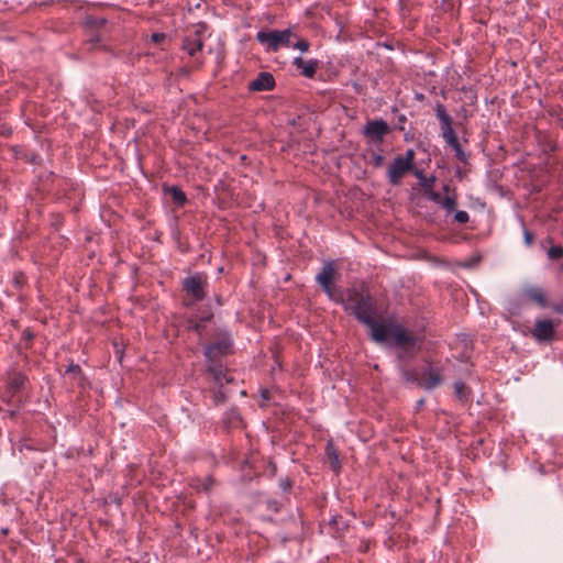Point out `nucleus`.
Instances as JSON below:
<instances>
[{
	"instance_id": "nucleus-3",
	"label": "nucleus",
	"mask_w": 563,
	"mask_h": 563,
	"mask_svg": "<svg viewBox=\"0 0 563 563\" xmlns=\"http://www.w3.org/2000/svg\"><path fill=\"white\" fill-rule=\"evenodd\" d=\"M435 117L440 124L441 135L448 146L454 151L455 158L462 164L468 163V155L462 148L457 134L453 129V119L448 113L445 106L438 102L434 107Z\"/></svg>"
},
{
	"instance_id": "nucleus-16",
	"label": "nucleus",
	"mask_w": 563,
	"mask_h": 563,
	"mask_svg": "<svg viewBox=\"0 0 563 563\" xmlns=\"http://www.w3.org/2000/svg\"><path fill=\"white\" fill-rule=\"evenodd\" d=\"M206 372L220 387L223 386V382L231 383L233 380L224 363H206Z\"/></svg>"
},
{
	"instance_id": "nucleus-4",
	"label": "nucleus",
	"mask_w": 563,
	"mask_h": 563,
	"mask_svg": "<svg viewBox=\"0 0 563 563\" xmlns=\"http://www.w3.org/2000/svg\"><path fill=\"white\" fill-rule=\"evenodd\" d=\"M209 278L205 272H197L181 280V290L185 292L184 305L191 307L202 301L208 295Z\"/></svg>"
},
{
	"instance_id": "nucleus-6",
	"label": "nucleus",
	"mask_w": 563,
	"mask_h": 563,
	"mask_svg": "<svg viewBox=\"0 0 563 563\" xmlns=\"http://www.w3.org/2000/svg\"><path fill=\"white\" fill-rule=\"evenodd\" d=\"M291 27L285 30L258 31L256 40L266 46L267 52H277L282 46L290 47L291 37H296Z\"/></svg>"
},
{
	"instance_id": "nucleus-31",
	"label": "nucleus",
	"mask_w": 563,
	"mask_h": 563,
	"mask_svg": "<svg viewBox=\"0 0 563 563\" xmlns=\"http://www.w3.org/2000/svg\"><path fill=\"white\" fill-rule=\"evenodd\" d=\"M378 151L371 152V164L374 168H379L383 166L385 157L382 154V146L377 147Z\"/></svg>"
},
{
	"instance_id": "nucleus-17",
	"label": "nucleus",
	"mask_w": 563,
	"mask_h": 563,
	"mask_svg": "<svg viewBox=\"0 0 563 563\" xmlns=\"http://www.w3.org/2000/svg\"><path fill=\"white\" fill-rule=\"evenodd\" d=\"M442 383L443 377L441 376L439 369L429 366L428 369L422 373L419 386L430 391L439 387Z\"/></svg>"
},
{
	"instance_id": "nucleus-18",
	"label": "nucleus",
	"mask_w": 563,
	"mask_h": 563,
	"mask_svg": "<svg viewBox=\"0 0 563 563\" xmlns=\"http://www.w3.org/2000/svg\"><path fill=\"white\" fill-rule=\"evenodd\" d=\"M319 64V60L316 58L305 60L300 56H297L292 59V65L299 70L300 75L309 79L314 78Z\"/></svg>"
},
{
	"instance_id": "nucleus-43",
	"label": "nucleus",
	"mask_w": 563,
	"mask_h": 563,
	"mask_svg": "<svg viewBox=\"0 0 563 563\" xmlns=\"http://www.w3.org/2000/svg\"><path fill=\"white\" fill-rule=\"evenodd\" d=\"M292 485L294 482L289 477H282L278 483V486L283 492H290Z\"/></svg>"
},
{
	"instance_id": "nucleus-47",
	"label": "nucleus",
	"mask_w": 563,
	"mask_h": 563,
	"mask_svg": "<svg viewBox=\"0 0 563 563\" xmlns=\"http://www.w3.org/2000/svg\"><path fill=\"white\" fill-rule=\"evenodd\" d=\"M407 122V117L402 113H400L398 117H397V125H396V129L398 131H404L405 130V123Z\"/></svg>"
},
{
	"instance_id": "nucleus-34",
	"label": "nucleus",
	"mask_w": 563,
	"mask_h": 563,
	"mask_svg": "<svg viewBox=\"0 0 563 563\" xmlns=\"http://www.w3.org/2000/svg\"><path fill=\"white\" fill-rule=\"evenodd\" d=\"M401 376L406 382L417 384L418 386L419 382H421V378L418 377L415 369L404 368L401 371Z\"/></svg>"
},
{
	"instance_id": "nucleus-27",
	"label": "nucleus",
	"mask_w": 563,
	"mask_h": 563,
	"mask_svg": "<svg viewBox=\"0 0 563 563\" xmlns=\"http://www.w3.org/2000/svg\"><path fill=\"white\" fill-rule=\"evenodd\" d=\"M454 394L459 400L466 402L470 400L472 391L462 380L454 383Z\"/></svg>"
},
{
	"instance_id": "nucleus-19",
	"label": "nucleus",
	"mask_w": 563,
	"mask_h": 563,
	"mask_svg": "<svg viewBox=\"0 0 563 563\" xmlns=\"http://www.w3.org/2000/svg\"><path fill=\"white\" fill-rule=\"evenodd\" d=\"M282 521L287 527L288 534H289L288 538H292V537L301 533L303 520H302V514L298 508L295 511H291L287 516V518L283 519Z\"/></svg>"
},
{
	"instance_id": "nucleus-48",
	"label": "nucleus",
	"mask_w": 563,
	"mask_h": 563,
	"mask_svg": "<svg viewBox=\"0 0 563 563\" xmlns=\"http://www.w3.org/2000/svg\"><path fill=\"white\" fill-rule=\"evenodd\" d=\"M523 239H525L526 245L531 246L532 243H533L534 235H533V233L531 231L525 229V231H523Z\"/></svg>"
},
{
	"instance_id": "nucleus-58",
	"label": "nucleus",
	"mask_w": 563,
	"mask_h": 563,
	"mask_svg": "<svg viewBox=\"0 0 563 563\" xmlns=\"http://www.w3.org/2000/svg\"><path fill=\"white\" fill-rule=\"evenodd\" d=\"M15 413H16V412H15L14 410H13V411H10V417H11V418H13V417L15 416Z\"/></svg>"
},
{
	"instance_id": "nucleus-57",
	"label": "nucleus",
	"mask_w": 563,
	"mask_h": 563,
	"mask_svg": "<svg viewBox=\"0 0 563 563\" xmlns=\"http://www.w3.org/2000/svg\"><path fill=\"white\" fill-rule=\"evenodd\" d=\"M416 98H417L418 100H423V99H424V96H423L422 93H419V95H417V96H416Z\"/></svg>"
},
{
	"instance_id": "nucleus-33",
	"label": "nucleus",
	"mask_w": 563,
	"mask_h": 563,
	"mask_svg": "<svg viewBox=\"0 0 563 563\" xmlns=\"http://www.w3.org/2000/svg\"><path fill=\"white\" fill-rule=\"evenodd\" d=\"M263 505L267 511L278 514L282 510L283 504L274 498H267L263 501Z\"/></svg>"
},
{
	"instance_id": "nucleus-8",
	"label": "nucleus",
	"mask_w": 563,
	"mask_h": 563,
	"mask_svg": "<svg viewBox=\"0 0 563 563\" xmlns=\"http://www.w3.org/2000/svg\"><path fill=\"white\" fill-rule=\"evenodd\" d=\"M347 312L360 323L366 325L372 322V319L376 316L375 299L371 294H367V296H363L357 302H354Z\"/></svg>"
},
{
	"instance_id": "nucleus-2",
	"label": "nucleus",
	"mask_w": 563,
	"mask_h": 563,
	"mask_svg": "<svg viewBox=\"0 0 563 563\" xmlns=\"http://www.w3.org/2000/svg\"><path fill=\"white\" fill-rule=\"evenodd\" d=\"M212 340L205 342L203 356L206 363H224L234 353L232 333L225 327H216L211 333Z\"/></svg>"
},
{
	"instance_id": "nucleus-41",
	"label": "nucleus",
	"mask_w": 563,
	"mask_h": 563,
	"mask_svg": "<svg viewBox=\"0 0 563 563\" xmlns=\"http://www.w3.org/2000/svg\"><path fill=\"white\" fill-rule=\"evenodd\" d=\"M225 416H227V420L229 422H234V421L241 420V416H240L239 409L236 407L230 408L227 411Z\"/></svg>"
},
{
	"instance_id": "nucleus-30",
	"label": "nucleus",
	"mask_w": 563,
	"mask_h": 563,
	"mask_svg": "<svg viewBox=\"0 0 563 563\" xmlns=\"http://www.w3.org/2000/svg\"><path fill=\"white\" fill-rule=\"evenodd\" d=\"M329 526H331L335 532H343L349 528V523L343 520L341 515H334L329 520Z\"/></svg>"
},
{
	"instance_id": "nucleus-26",
	"label": "nucleus",
	"mask_w": 563,
	"mask_h": 563,
	"mask_svg": "<svg viewBox=\"0 0 563 563\" xmlns=\"http://www.w3.org/2000/svg\"><path fill=\"white\" fill-rule=\"evenodd\" d=\"M412 174L419 179V185L421 187V191L422 194L432 188L434 183H435V176H430V177H427L424 172L422 169H419V168H415Z\"/></svg>"
},
{
	"instance_id": "nucleus-38",
	"label": "nucleus",
	"mask_w": 563,
	"mask_h": 563,
	"mask_svg": "<svg viewBox=\"0 0 563 563\" xmlns=\"http://www.w3.org/2000/svg\"><path fill=\"white\" fill-rule=\"evenodd\" d=\"M212 401L214 406L222 405L227 401V395L221 387L213 391Z\"/></svg>"
},
{
	"instance_id": "nucleus-55",
	"label": "nucleus",
	"mask_w": 563,
	"mask_h": 563,
	"mask_svg": "<svg viewBox=\"0 0 563 563\" xmlns=\"http://www.w3.org/2000/svg\"><path fill=\"white\" fill-rule=\"evenodd\" d=\"M455 176H456L457 178L462 179V177H463V173L461 172V169H456Z\"/></svg>"
},
{
	"instance_id": "nucleus-20",
	"label": "nucleus",
	"mask_w": 563,
	"mask_h": 563,
	"mask_svg": "<svg viewBox=\"0 0 563 563\" xmlns=\"http://www.w3.org/2000/svg\"><path fill=\"white\" fill-rule=\"evenodd\" d=\"M218 485V481L212 475L205 477H194L190 481V487L197 493L211 494L213 488Z\"/></svg>"
},
{
	"instance_id": "nucleus-11",
	"label": "nucleus",
	"mask_w": 563,
	"mask_h": 563,
	"mask_svg": "<svg viewBox=\"0 0 563 563\" xmlns=\"http://www.w3.org/2000/svg\"><path fill=\"white\" fill-rule=\"evenodd\" d=\"M415 168L416 167H410L407 163L402 161V155H397L389 164L387 169L388 183L391 186L400 185L404 176L409 172L412 173Z\"/></svg>"
},
{
	"instance_id": "nucleus-35",
	"label": "nucleus",
	"mask_w": 563,
	"mask_h": 563,
	"mask_svg": "<svg viewBox=\"0 0 563 563\" xmlns=\"http://www.w3.org/2000/svg\"><path fill=\"white\" fill-rule=\"evenodd\" d=\"M548 257L552 261H560L563 257V247L553 245L548 250Z\"/></svg>"
},
{
	"instance_id": "nucleus-10",
	"label": "nucleus",
	"mask_w": 563,
	"mask_h": 563,
	"mask_svg": "<svg viewBox=\"0 0 563 563\" xmlns=\"http://www.w3.org/2000/svg\"><path fill=\"white\" fill-rule=\"evenodd\" d=\"M397 324V322H386L373 318L372 322L367 323L366 327L371 330V338L373 341L377 343H385L393 338Z\"/></svg>"
},
{
	"instance_id": "nucleus-59",
	"label": "nucleus",
	"mask_w": 563,
	"mask_h": 563,
	"mask_svg": "<svg viewBox=\"0 0 563 563\" xmlns=\"http://www.w3.org/2000/svg\"><path fill=\"white\" fill-rule=\"evenodd\" d=\"M35 158H38V155H35L34 157H32V162H35Z\"/></svg>"
},
{
	"instance_id": "nucleus-22",
	"label": "nucleus",
	"mask_w": 563,
	"mask_h": 563,
	"mask_svg": "<svg viewBox=\"0 0 563 563\" xmlns=\"http://www.w3.org/2000/svg\"><path fill=\"white\" fill-rule=\"evenodd\" d=\"M108 23L104 16H97L93 14H86L82 19L84 27L89 32H97Z\"/></svg>"
},
{
	"instance_id": "nucleus-40",
	"label": "nucleus",
	"mask_w": 563,
	"mask_h": 563,
	"mask_svg": "<svg viewBox=\"0 0 563 563\" xmlns=\"http://www.w3.org/2000/svg\"><path fill=\"white\" fill-rule=\"evenodd\" d=\"M213 312L210 309L201 311L200 314L192 316V318L199 319L205 323L211 322L213 320Z\"/></svg>"
},
{
	"instance_id": "nucleus-60",
	"label": "nucleus",
	"mask_w": 563,
	"mask_h": 563,
	"mask_svg": "<svg viewBox=\"0 0 563 563\" xmlns=\"http://www.w3.org/2000/svg\"><path fill=\"white\" fill-rule=\"evenodd\" d=\"M35 158H38V155H35L34 157H32V162H35Z\"/></svg>"
},
{
	"instance_id": "nucleus-25",
	"label": "nucleus",
	"mask_w": 563,
	"mask_h": 563,
	"mask_svg": "<svg viewBox=\"0 0 563 563\" xmlns=\"http://www.w3.org/2000/svg\"><path fill=\"white\" fill-rule=\"evenodd\" d=\"M325 456L330 463V467L333 472L338 473L341 468V464L339 461V454L336 449L334 448L332 441H329L325 445Z\"/></svg>"
},
{
	"instance_id": "nucleus-24",
	"label": "nucleus",
	"mask_w": 563,
	"mask_h": 563,
	"mask_svg": "<svg viewBox=\"0 0 563 563\" xmlns=\"http://www.w3.org/2000/svg\"><path fill=\"white\" fill-rule=\"evenodd\" d=\"M187 329L198 335L200 344H203L202 341L206 340L207 335L209 334L207 331V323L192 317H190L187 321Z\"/></svg>"
},
{
	"instance_id": "nucleus-42",
	"label": "nucleus",
	"mask_w": 563,
	"mask_h": 563,
	"mask_svg": "<svg viewBox=\"0 0 563 563\" xmlns=\"http://www.w3.org/2000/svg\"><path fill=\"white\" fill-rule=\"evenodd\" d=\"M415 156H416V153L412 148H408L405 153V155H402V161L405 163H407L410 167H416L415 166Z\"/></svg>"
},
{
	"instance_id": "nucleus-37",
	"label": "nucleus",
	"mask_w": 563,
	"mask_h": 563,
	"mask_svg": "<svg viewBox=\"0 0 563 563\" xmlns=\"http://www.w3.org/2000/svg\"><path fill=\"white\" fill-rule=\"evenodd\" d=\"M423 196L437 205H441V201L443 199V197L440 195V192L433 190V187L426 190L423 192Z\"/></svg>"
},
{
	"instance_id": "nucleus-23",
	"label": "nucleus",
	"mask_w": 563,
	"mask_h": 563,
	"mask_svg": "<svg viewBox=\"0 0 563 563\" xmlns=\"http://www.w3.org/2000/svg\"><path fill=\"white\" fill-rule=\"evenodd\" d=\"M65 375H73V378L77 380V385L81 388L86 387L89 382L81 367L70 361L69 365L65 371Z\"/></svg>"
},
{
	"instance_id": "nucleus-62",
	"label": "nucleus",
	"mask_w": 563,
	"mask_h": 563,
	"mask_svg": "<svg viewBox=\"0 0 563 563\" xmlns=\"http://www.w3.org/2000/svg\"><path fill=\"white\" fill-rule=\"evenodd\" d=\"M462 91L466 92V91H467V88H466V87H463V88H462Z\"/></svg>"
},
{
	"instance_id": "nucleus-29",
	"label": "nucleus",
	"mask_w": 563,
	"mask_h": 563,
	"mask_svg": "<svg viewBox=\"0 0 563 563\" xmlns=\"http://www.w3.org/2000/svg\"><path fill=\"white\" fill-rule=\"evenodd\" d=\"M2 401L5 402L9 406H15L18 408H21L24 406V401L21 399V397L16 394H7V388L4 387V393L1 397Z\"/></svg>"
},
{
	"instance_id": "nucleus-51",
	"label": "nucleus",
	"mask_w": 563,
	"mask_h": 563,
	"mask_svg": "<svg viewBox=\"0 0 563 563\" xmlns=\"http://www.w3.org/2000/svg\"><path fill=\"white\" fill-rule=\"evenodd\" d=\"M179 250H180L181 253H187L189 251V246L180 244L179 245Z\"/></svg>"
},
{
	"instance_id": "nucleus-44",
	"label": "nucleus",
	"mask_w": 563,
	"mask_h": 563,
	"mask_svg": "<svg viewBox=\"0 0 563 563\" xmlns=\"http://www.w3.org/2000/svg\"><path fill=\"white\" fill-rule=\"evenodd\" d=\"M468 220H470V216L466 211L459 210L454 214V221H456L457 223L464 224V223H467Z\"/></svg>"
},
{
	"instance_id": "nucleus-54",
	"label": "nucleus",
	"mask_w": 563,
	"mask_h": 563,
	"mask_svg": "<svg viewBox=\"0 0 563 563\" xmlns=\"http://www.w3.org/2000/svg\"><path fill=\"white\" fill-rule=\"evenodd\" d=\"M263 520L268 521V522H275V519L272 516L263 517Z\"/></svg>"
},
{
	"instance_id": "nucleus-14",
	"label": "nucleus",
	"mask_w": 563,
	"mask_h": 563,
	"mask_svg": "<svg viewBox=\"0 0 563 563\" xmlns=\"http://www.w3.org/2000/svg\"><path fill=\"white\" fill-rule=\"evenodd\" d=\"M521 299L540 308H548L549 300L545 290L539 286H527L522 289Z\"/></svg>"
},
{
	"instance_id": "nucleus-45",
	"label": "nucleus",
	"mask_w": 563,
	"mask_h": 563,
	"mask_svg": "<svg viewBox=\"0 0 563 563\" xmlns=\"http://www.w3.org/2000/svg\"><path fill=\"white\" fill-rule=\"evenodd\" d=\"M34 338H35V334H34V332L30 328H26V329L23 330L22 339L24 341H26V347L31 346V343H32Z\"/></svg>"
},
{
	"instance_id": "nucleus-28",
	"label": "nucleus",
	"mask_w": 563,
	"mask_h": 563,
	"mask_svg": "<svg viewBox=\"0 0 563 563\" xmlns=\"http://www.w3.org/2000/svg\"><path fill=\"white\" fill-rule=\"evenodd\" d=\"M90 33H91V35L86 42V44L89 45L88 49L89 51L99 49V51L108 52L109 51L108 46L101 44V42H102L101 35L97 32H90Z\"/></svg>"
},
{
	"instance_id": "nucleus-49",
	"label": "nucleus",
	"mask_w": 563,
	"mask_h": 563,
	"mask_svg": "<svg viewBox=\"0 0 563 563\" xmlns=\"http://www.w3.org/2000/svg\"><path fill=\"white\" fill-rule=\"evenodd\" d=\"M268 473L272 477L276 476L277 474V464L274 461L268 462L267 466Z\"/></svg>"
},
{
	"instance_id": "nucleus-46",
	"label": "nucleus",
	"mask_w": 563,
	"mask_h": 563,
	"mask_svg": "<svg viewBox=\"0 0 563 563\" xmlns=\"http://www.w3.org/2000/svg\"><path fill=\"white\" fill-rule=\"evenodd\" d=\"M166 40V34L165 33H153L151 35V41L154 43V44H161L162 42H164Z\"/></svg>"
},
{
	"instance_id": "nucleus-32",
	"label": "nucleus",
	"mask_w": 563,
	"mask_h": 563,
	"mask_svg": "<svg viewBox=\"0 0 563 563\" xmlns=\"http://www.w3.org/2000/svg\"><path fill=\"white\" fill-rule=\"evenodd\" d=\"M444 210H446V212H452L455 210L456 206H457V201H456V195L454 196H449L446 195L442 201H441V205H440Z\"/></svg>"
},
{
	"instance_id": "nucleus-15",
	"label": "nucleus",
	"mask_w": 563,
	"mask_h": 563,
	"mask_svg": "<svg viewBox=\"0 0 563 563\" xmlns=\"http://www.w3.org/2000/svg\"><path fill=\"white\" fill-rule=\"evenodd\" d=\"M276 81L273 74L268 71H261L256 78L249 82L247 89L250 91H271L275 88Z\"/></svg>"
},
{
	"instance_id": "nucleus-53",
	"label": "nucleus",
	"mask_w": 563,
	"mask_h": 563,
	"mask_svg": "<svg viewBox=\"0 0 563 563\" xmlns=\"http://www.w3.org/2000/svg\"><path fill=\"white\" fill-rule=\"evenodd\" d=\"M442 189H443V191H444L446 195H449V192H450V190H451V187H450V185L444 184V185H443V187H442Z\"/></svg>"
},
{
	"instance_id": "nucleus-12",
	"label": "nucleus",
	"mask_w": 563,
	"mask_h": 563,
	"mask_svg": "<svg viewBox=\"0 0 563 563\" xmlns=\"http://www.w3.org/2000/svg\"><path fill=\"white\" fill-rule=\"evenodd\" d=\"M531 334L537 342H552L555 338V324L550 319H538Z\"/></svg>"
},
{
	"instance_id": "nucleus-5",
	"label": "nucleus",
	"mask_w": 563,
	"mask_h": 563,
	"mask_svg": "<svg viewBox=\"0 0 563 563\" xmlns=\"http://www.w3.org/2000/svg\"><path fill=\"white\" fill-rule=\"evenodd\" d=\"M391 339L394 346L400 350L399 360L405 356L413 357L421 349L422 339L400 323L397 324Z\"/></svg>"
},
{
	"instance_id": "nucleus-52",
	"label": "nucleus",
	"mask_w": 563,
	"mask_h": 563,
	"mask_svg": "<svg viewBox=\"0 0 563 563\" xmlns=\"http://www.w3.org/2000/svg\"><path fill=\"white\" fill-rule=\"evenodd\" d=\"M189 73H190V70H189L187 67H183V68L180 69V74H181V75L188 76V75H189Z\"/></svg>"
},
{
	"instance_id": "nucleus-9",
	"label": "nucleus",
	"mask_w": 563,
	"mask_h": 563,
	"mask_svg": "<svg viewBox=\"0 0 563 563\" xmlns=\"http://www.w3.org/2000/svg\"><path fill=\"white\" fill-rule=\"evenodd\" d=\"M205 29L206 24H201V30H196L192 34L185 36L181 44V49L190 57L195 58V65L197 68L203 65V59L198 54L203 48V41L201 36Z\"/></svg>"
},
{
	"instance_id": "nucleus-50",
	"label": "nucleus",
	"mask_w": 563,
	"mask_h": 563,
	"mask_svg": "<svg viewBox=\"0 0 563 563\" xmlns=\"http://www.w3.org/2000/svg\"><path fill=\"white\" fill-rule=\"evenodd\" d=\"M261 397H262L263 399L268 400V399L271 398V393H269V390H268V389H263V390L261 391Z\"/></svg>"
},
{
	"instance_id": "nucleus-1",
	"label": "nucleus",
	"mask_w": 563,
	"mask_h": 563,
	"mask_svg": "<svg viewBox=\"0 0 563 563\" xmlns=\"http://www.w3.org/2000/svg\"><path fill=\"white\" fill-rule=\"evenodd\" d=\"M335 274L333 261H328L321 267L320 273L317 274L316 282L331 301L341 305L345 311H349L354 302H357L361 297L367 296L369 292L357 287H350L347 289L335 287Z\"/></svg>"
},
{
	"instance_id": "nucleus-13",
	"label": "nucleus",
	"mask_w": 563,
	"mask_h": 563,
	"mask_svg": "<svg viewBox=\"0 0 563 563\" xmlns=\"http://www.w3.org/2000/svg\"><path fill=\"white\" fill-rule=\"evenodd\" d=\"M30 384L29 377L21 371L11 369L7 373L4 387L7 394H16L26 390Z\"/></svg>"
},
{
	"instance_id": "nucleus-39",
	"label": "nucleus",
	"mask_w": 563,
	"mask_h": 563,
	"mask_svg": "<svg viewBox=\"0 0 563 563\" xmlns=\"http://www.w3.org/2000/svg\"><path fill=\"white\" fill-rule=\"evenodd\" d=\"M292 48L295 49H299L300 52H308L309 48H310V43L308 40L306 38H299L297 40V42L295 43H291L290 45Z\"/></svg>"
},
{
	"instance_id": "nucleus-36",
	"label": "nucleus",
	"mask_w": 563,
	"mask_h": 563,
	"mask_svg": "<svg viewBox=\"0 0 563 563\" xmlns=\"http://www.w3.org/2000/svg\"><path fill=\"white\" fill-rule=\"evenodd\" d=\"M12 284L16 289H21L26 284V276L23 272H14Z\"/></svg>"
},
{
	"instance_id": "nucleus-7",
	"label": "nucleus",
	"mask_w": 563,
	"mask_h": 563,
	"mask_svg": "<svg viewBox=\"0 0 563 563\" xmlns=\"http://www.w3.org/2000/svg\"><path fill=\"white\" fill-rule=\"evenodd\" d=\"M390 132V125L382 118H376L367 119L361 133L367 145L380 147Z\"/></svg>"
},
{
	"instance_id": "nucleus-21",
	"label": "nucleus",
	"mask_w": 563,
	"mask_h": 563,
	"mask_svg": "<svg viewBox=\"0 0 563 563\" xmlns=\"http://www.w3.org/2000/svg\"><path fill=\"white\" fill-rule=\"evenodd\" d=\"M163 189L165 194L170 196L177 207H184L188 202L185 191L179 186H164Z\"/></svg>"
},
{
	"instance_id": "nucleus-61",
	"label": "nucleus",
	"mask_w": 563,
	"mask_h": 563,
	"mask_svg": "<svg viewBox=\"0 0 563 563\" xmlns=\"http://www.w3.org/2000/svg\"><path fill=\"white\" fill-rule=\"evenodd\" d=\"M8 531H9L8 529H3V530H2V532H3L4 534H7V533H8Z\"/></svg>"
},
{
	"instance_id": "nucleus-56",
	"label": "nucleus",
	"mask_w": 563,
	"mask_h": 563,
	"mask_svg": "<svg viewBox=\"0 0 563 563\" xmlns=\"http://www.w3.org/2000/svg\"><path fill=\"white\" fill-rule=\"evenodd\" d=\"M554 310L558 312H563V303L561 306L555 307Z\"/></svg>"
}]
</instances>
